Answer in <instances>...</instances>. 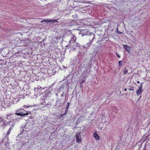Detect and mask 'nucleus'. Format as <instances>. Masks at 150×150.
Returning <instances> with one entry per match:
<instances>
[{
	"instance_id": "2",
	"label": "nucleus",
	"mask_w": 150,
	"mask_h": 150,
	"mask_svg": "<svg viewBox=\"0 0 150 150\" xmlns=\"http://www.w3.org/2000/svg\"><path fill=\"white\" fill-rule=\"evenodd\" d=\"M7 122H6L3 118L1 117H0V128H4L5 126L8 125Z\"/></svg>"
},
{
	"instance_id": "12",
	"label": "nucleus",
	"mask_w": 150,
	"mask_h": 150,
	"mask_svg": "<svg viewBox=\"0 0 150 150\" xmlns=\"http://www.w3.org/2000/svg\"><path fill=\"white\" fill-rule=\"evenodd\" d=\"M49 22H50L51 23H59V21L57 20H49Z\"/></svg>"
},
{
	"instance_id": "6",
	"label": "nucleus",
	"mask_w": 150,
	"mask_h": 150,
	"mask_svg": "<svg viewBox=\"0 0 150 150\" xmlns=\"http://www.w3.org/2000/svg\"><path fill=\"white\" fill-rule=\"evenodd\" d=\"M21 118H13L11 120H10L8 122H7L8 123L7 124L8 125V124L11 122H13L15 123L16 122H19Z\"/></svg>"
},
{
	"instance_id": "5",
	"label": "nucleus",
	"mask_w": 150,
	"mask_h": 150,
	"mask_svg": "<svg viewBox=\"0 0 150 150\" xmlns=\"http://www.w3.org/2000/svg\"><path fill=\"white\" fill-rule=\"evenodd\" d=\"M76 142L80 143L81 142V136L80 133H79L76 134Z\"/></svg>"
},
{
	"instance_id": "17",
	"label": "nucleus",
	"mask_w": 150,
	"mask_h": 150,
	"mask_svg": "<svg viewBox=\"0 0 150 150\" xmlns=\"http://www.w3.org/2000/svg\"><path fill=\"white\" fill-rule=\"evenodd\" d=\"M82 81H81V84H82V83H84V82H85V78H84V79H82Z\"/></svg>"
},
{
	"instance_id": "8",
	"label": "nucleus",
	"mask_w": 150,
	"mask_h": 150,
	"mask_svg": "<svg viewBox=\"0 0 150 150\" xmlns=\"http://www.w3.org/2000/svg\"><path fill=\"white\" fill-rule=\"evenodd\" d=\"M142 83H141V86L140 87H139L136 93L137 96L141 94L142 92Z\"/></svg>"
},
{
	"instance_id": "16",
	"label": "nucleus",
	"mask_w": 150,
	"mask_h": 150,
	"mask_svg": "<svg viewBox=\"0 0 150 150\" xmlns=\"http://www.w3.org/2000/svg\"><path fill=\"white\" fill-rule=\"evenodd\" d=\"M46 22H49L48 21H46V20H43V21H41V22L42 23H44Z\"/></svg>"
},
{
	"instance_id": "3",
	"label": "nucleus",
	"mask_w": 150,
	"mask_h": 150,
	"mask_svg": "<svg viewBox=\"0 0 150 150\" xmlns=\"http://www.w3.org/2000/svg\"><path fill=\"white\" fill-rule=\"evenodd\" d=\"M76 40V37L75 36L73 35V36L72 37L71 39V40L69 41V44L67 47L69 46L70 47L71 46H73V45H72L71 43H74V42H75Z\"/></svg>"
},
{
	"instance_id": "26",
	"label": "nucleus",
	"mask_w": 150,
	"mask_h": 150,
	"mask_svg": "<svg viewBox=\"0 0 150 150\" xmlns=\"http://www.w3.org/2000/svg\"><path fill=\"white\" fill-rule=\"evenodd\" d=\"M122 33V32H120V31H117V33H118V34H121V33Z\"/></svg>"
},
{
	"instance_id": "23",
	"label": "nucleus",
	"mask_w": 150,
	"mask_h": 150,
	"mask_svg": "<svg viewBox=\"0 0 150 150\" xmlns=\"http://www.w3.org/2000/svg\"><path fill=\"white\" fill-rule=\"evenodd\" d=\"M80 87H83V85H82V84H81V83L80 85Z\"/></svg>"
},
{
	"instance_id": "29",
	"label": "nucleus",
	"mask_w": 150,
	"mask_h": 150,
	"mask_svg": "<svg viewBox=\"0 0 150 150\" xmlns=\"http://www.w3.org/2000/svg\"><path fill=\"white\" fill-rule=\"evenodd\" d=\"M137 83H139V81H137Z\"/></svg>"
},
{
	"instance_id": "27",
	"label": "nucleus",
	"mask_w": 150,
	"mask_h": 150,
	"mask_svg": "<svg viewBox=\"0 0 150 150\" xmlns=\"http://www.w3.org/2000/svg\"><path fill=\"white\" fill-rule=\"evenodd\" d=\"M85 35H86V34H82V36H83Z\"/></svg>"
},
{
	"instance_id": "4",
	"label": "nucleus",
	"mask_w": 150,
	"mask_h": 150,
	"mask_svg": "<svg viewBox=\"0 0 150 150\" xmlns=\"http://www.w3.org/2000/svg\"><path fill=\"white\" fill-rule=\"evenodd\" d=\"M90 37V38L93 37V38L92 39L90 43L89 44V43H88L86 45H84L83 46V47L86 48V49H88L89 47L90 44L93 42V40L95 38V36L94 35H91Z\"/></svg>"
},
{
	"instance_id": "11",
	"label": "nucleus",
	"mask_w": 150,
	"mask_h": 150,
	"mask_svg": "<svg viewBox=\"0 0 150 150\" xmlns=\"http://www.w3.org/2000/svg\"><path fill=\"white\" fill-rule=\"evenodd\" d=\"M94 138L97 140H98L100 139L99 136L96 133H94Z\"/></svg>"
},
{
	"instance_id": "22",
	"label": "nucleus",
	"mask_w": 150,
	"mask_h": 150,
	"mask_svg": "<svg viewBox=\"0 0 150 150\" xmlns=\"http://www.w3.org/2000/svg\"><path fill=\"white\" fill-rule=\"evenodd\" d=\"M15 124H13L12 125H11V129H12V128L14 126Z\"/></svg>"
},
{
	"instance_id": "20",
	"label": "nucleus",
	"mask_w": 150,
	"mask_h": 150,
	"mask_svg": "<svg viewBox=\"0 0 150 150\" xmlns=\"http://www.w3.org/2000/svg\"><path fill=\"white\" fill-rule=\"evenodd\" d=\"M116 55L118 58H120V56L117 53H116Z\"/></svg>"
},
{
	"instance_id": "19",
	"label": "nucleus",
	"mask_w": 150,
	"mask_h": 150,
	"mask_svg": "<svg viewBox=\"0 0 150 150\" xmlns=\"http://www.w3.org/2000/svg\"><path fill=\"white\" fill-rule=\"evenodd\" d=\"M14 114H15L16 115L15 116V117H14V118H21V117H18L17 116V115L16 114V112L15 113H14Z\"/></svg>"
},
{
	"instance_id": "15",
	"label": "nucleus",
	"mask_w": 150,
	"mask_h": 150,
	"mask_svg": "<svg viewBox=\"0 0 150 150\" xmlns=\"http://www.w3.org/2000/svg\"><path fill=\"white\" fill-rule=\"evenodd\" d=\"M69 104H70V103H69V102H68L67 104V105L66 106V109H67L66 111L68 109Z\"/></svg>"
},
{
	"instance_id": "28",
	"label": "nucleus",
	"mask_w": 150,
	"mask_h": 150,
	"mask_svg": "<svg viewBox=\"0 0 150 150\" xmlns=\"http://www.w3.org/2000/svg\"><path fill=\"white\" fill-rule=\"evenodd\" d=\"M127 88H125L124 89V91H127Z\"/></svg>"
},
{
	"instance_id": "7",
	"label": "nucleus",
	"mask_w": 150,
	"mask_h": 150,
	"mask_svg": "<svg viewBox=\"0 0 150 150\" xmlns=\"http://www.w3.org/2000/svg\"><path fill=\"white\" fill-rule=\"evenodd\" d=\"M15 115L14 113L9 114L7 116V119L8 120H11L13 118L15 117Z\"/></svg>"
},
{
	"instance_id": "31",
	"label": "nucleus",
	"mask_w": 150,
	"mask_h": 150,
	"mask_svg": "<svg viewBox=\"0 0 150 150\" xmlns=\"http://www.w3.org/2000/svg\"><path fill=\"white\" fill-rule=\"evenodd\" d=\"M27 108H28V107H29V106H27Z\"/></svg>"
},
{
	"instance_id": "9",
	"label": "nucleus",
	"mask_w": 150,
	"mask_h": 150,
	"mask_svg": "<svg viewBox=\"0 0 150 150\" xmlns=\"http://www.w3.org/2000/svg\"><path fill=\"white\" fill-rule=\"evenodd\" d=\"M123 47L124 48L129 52V51H130V47H129V46L126 45H124Z\"/></svg>"
},
{
	"instance_id": "32",
	"label": "nucleus",
	"mask_w": 150,
	"mask_h": 150,
	"mask_svg": "<svg viewBox=\"0 0 150 150\" xmlns=\"http://www.w3.org/2000/svg\"><path fill=\"white\" fill-rule=\"evenodd\" d=\"M89 41H90V38L89 39Z\"/></svg>"
},
{
	"instance_id": "25",
	"label": "nucleus",
	"mask_w": 150,
	"mask_h": 150,
	"mask_svg": "<svg viewBox=\"0 0 150 150\" xmlns=\"http://www.w3.org/2000/svg\"><path fill=\"white\" fill-rule=\"evenodd\" d=\"M61 96H62V97H63V96H64V93H62V94L61 95Z\"/></svg>"
},
{
	"instance_id": "13",
	"label": "nucleus",
	"mask_w": 150,
	"mask_h": 150,
	"mask_svg": "<svg viewBox=\"0 0 150 150\" xmlns=\"http://www.w3.org/2000/svg\"><path fill=\"white\" fill-rule=\"evenodd\" d=\"M11 131V127H10L9 129H8L7 133L6 135V137H7V136H8L10 134Z\"/></svg>"
},
{
	"instance_id": "21",
	"label": "nucleus",
	"mask_w": 150,
	"mask_h": 150,
	"mask_svg": "<svg viewBox=\"0 0 150 150\" xmlns=\"http://www.w3.org/2000/svg\"><path fill=\"white\" fill-rule=\"evenodd\" d=\"M79 45V44L78 43H76V44H74V45H73V46H78V45Z\"/></svg>"
},
{
	"instance_id": "14",
	"label": "nucleus",
	"mask_w": 150,
	"mask_h": 150,
	"mask_svg": "<svg viewBox=\"0 0 150 150\" xmlns=\"http://www.w3.org/2000/svg\"><path fill=\"white\" fill-rule=\"evenodd\" d=\"M122 61H120L118 62V64L120 67H121L122 65Z\"/></svg>"
},
{
	"instance_id": "10",
	"label": "nucleus",
	"mask_w": 150,
	"mask_h": 150,
	"mask_svg": "<svg viewBox=\"0 0 150 150\" xmlns=\"http://www.w3.org/2000/svg\"><path fill=\"white\" fill-rule=\"evenodd\" d=\"M123 72L124 74H126L128 72L127 68L126 67L124 68L123 69Z\"/></svg>"
},
{
	"instance_id": "18",
	"label": "nucleus",
	"mask_w": 150,
	"mask_h": 150,
	"mask_svg": "<svg viewBox=\"0 0 150 150\" xmlns=\"http://www.w3.org/2000/svg\"><path fill=\"white\" fill-rule=\"evenodd\" d=\"M134 86H132V88H130L129 89V91H134V89H133V88H134Z\"/></svg>"
},
{
	"instance_id": "30",
	"label": "nucleus",
	"mask_w": 150,
	"mask_h": 150,
	"mask_svg": "<svg viewBox=\"0 0 150 150\" xmlns=\"http://www.w3.org/2000/svg\"><path fill=\"white\" fill-rule=\"evenodd\" d=\"M26 107V106H23V107H24V108H25Z\"/></svg>"
},
{
	"instance_id": "1",
	"label": "nucleus",
	"mask_w": 150,
	"mask_h": 150,
	"mask_svg": "<svg viewBox=\"0 0 150 150\" xmlns=\"http://www.w3.org/2000/svg\"><path fill=\"white\" fill-rule=\"evenodd\" d=\"M29 113V112L25 110L22 108L17 110L16 112V114L18 116L23 117L28 115Z\"/></svg>"
},
{
	"instance_id": "24",
	"label": "nucleus",
	"mask_w": 150,
	"mask_h": 150,
	"mask_svg": "<svg viewBox=\"0 0 150 150\" xmlns=\"http://www.w3.org/2000/svg\"><path fill=\"white\" fill-rule=\"evenodd\" d=\"M143 150H147L146 148V146H145V147L144 148Z\"/></svg>"
}]
</instances>
